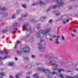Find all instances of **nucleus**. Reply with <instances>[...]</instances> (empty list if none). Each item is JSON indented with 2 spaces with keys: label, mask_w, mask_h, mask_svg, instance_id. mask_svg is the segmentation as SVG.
<instances>
[{
  "label": "nucleus",
  "mask_w": 78,
  "mask_h": 78,
  "mask_svg": "<svg viewBox=\"0 0 78 78\" xmlns=\"http://www.w3.org/2000/svg\"><path fill=\"white\" fill-rule=\"evenodd\" d=\"M50 30H51V28H47V30H44L41 32H37L36 35V37L38 38H42L44 36V35L46 34L45 35V37L47 40H48L50 38H51V36L50 35V34H48V36H49V38H48L47 36V34L49 32Z\"/></svg>",
  "instance_id": "f257e3e1"
},
{
  "label": "nucleus",
  "mask_w": 78,
  "mask_h": 78,
  "mask_svg": "<svg viewBox=\"0 0 78 78\" xmlns=\"http://www.w3.org/2000/svg\"><path fill=\"white\" fill-rule=\"evenodd\" d=\"M37 69L39 70H40V71H42L43 72H44L45 75H54L55 74H56V73L55 71H53L52 72L50 73L49 71V70H46L45 69H42L41 68L38 67Z\"/></svg>",
  "instance_id": "f03ea898"
},
{
  "label": "nucleus",
  "mask_w": 78,
  "mask_h": 78,
  "mask_svg": "<svg viewBox=\"0 0 78 78\" xmlns=\"http://www.w3.org/2000/svg\"><path fill=\"white\" fill-rule=\"evenodd\" d=\"M31 28L30 27L28 26L27 27V29H26V37H30V36L31 35Z\"/></svg>",
  "instance_id": "7ed1b4c3"
},
{
  "label": "nucleus",
  "mask_w": 78,
  "mask_h": 78,
  "mask_svg": "<svg viewBox=\"0 0 78 78\" xmlns=\"http://www.w3.org/2000/svg\"><path fill=\"white\" fill-rule=\"evenodd\" d=\"M51 58L52 59H49V62H52V64H54L53 65V66L55 67H58V65L55 64V61L54 60V59H56V57H51Z\"/></svg>",
  "instance_id": "20e7f679"
},
{
  "label": "nucleus",
  "mask_w": 78,
  "mask_h": 78,
  "mask_svg": "<svg viewBox=\"0 0 78 78\" xmlns=\"http://www.w3.org/2000/svg\"><path fill=\"white\" fill-rule=\"evenodd\" d=\"M53 1L57 2V4H56V6H62L63 5V3L61 0H53Z\"/></svg>",
  "instance_id": "39448f33"
},
{
  "label": "nucleus",
  "mask_w": 78,
  "mask_h": 78,
  "mask_svg": "<svg viewBox=\"0 0 78 78\" xmlns=\"http://www.w3.org/2000/svg\"><path fill=\"white\" fill-rule=\"evenodd\" d=\"M22 51L23 52H24H24L27 53V52H28L30 51V48L28 47H25L22 49Z\"/></svg>",
  "instance_id": "423d86ee"
},
{
  "label": "nucleus",
  "mask_w": 78,
  "mask_h": 78,
  "mask_svg": "<svg viewBox=\"0 0 78 78\" xmlns=\"http://www.w3.org/2000/svg\"><path fill=\"white\" fill-rule=\"evenodd\" d=\"M17 26V23H14V25L13 26V27H12V28H12L11 30V31L12 32L14 31V30L15 28H16V27Z\"/></svg>",
  "instance_id": "0eeeda50"
},
{
  "label": "nucleus",
  "mask_w": 78,
  "mask_h": 78,
  "mask_svg": "<svg viewBox=\"0 0 78 78\" xmlns=\"http://www.w3.org/2000/svg\"><path fill=\"white\" fill-rule=\"evenodd\" d=\"M28 27H30L29 25H28V24L27 23H24L23 25V28H26V29H27V28H28Z\"/></svg>",
  "instance_id": "6e6552de"
},
{
  "label": "nucleus",
  "mask_w": 78,
  "mask_h": 78,
  "mask_svg": "<svg viewBox=\"0 0 78 78\" xmlns=\"http://www.w3.org/2000/svg\"><path fill=\"white\" fill-rule=\"evenodd\" d=\"M56 8V6L55 5H52L51 7L50 8H49L47 10V11L48 12L50 11V9H52V8Z\"/></svg>",
  "instance_id": "1a4fd4ad"
},
{
  "label": "nucleus",
  "mask_w": 78,
  "mask_h": 78,
  "mask_svg": "<svg viewBox=\"0 0 78 78\" xmlns=\"http://www.w3.org/2000/svg\"><path fill=\"white\" fill-rule=\"evenodd\" d=\"M55 70H58V72H61V71H63V72H64V71H65V70L62 69H58V68H56V69H55Z\"/></svg>",
  "instance_id": "9d476101"
},
{
  "label": "nucleus",
  "mask_w": 78,
  "mask_h": 78,
  "mask_svg": "<svg viewBox=\"0 0 78 78\" xmlns=\"http://www.w3.org/2000/svg\"><path fill=\"white\" fill-rule=\"evenodd\" d=\"M0 75H1V76H2L0 77V78H3L2 76H5V73L3 72H2L0 73Z\"/></svg>",
  "instance_id": "9b49d317"
},
{
  "label": "nucleus",
  "mask_w": 78,
  "mask_h": 78,
  "mask_svg": "<svg viewBox=\"0 0 78 78\" xmlns=\"http://www.w3.org/2000/svg\"><path fill=\"white\" fill-rule=\"evenodd\" d=\"M32 66L31 65L29 64L28 65H26V66H25V68H31Z\"/></svg>",
  "instance_id": "f8f14e48"
},
{
  "label": "nucleus",
  "mask_w": 78,
  "mask_h": 78,
  "mask_svg": "<svg viewBox=\"0 0 78 78\" xmlns=\"http://www.w3.org/2000/svg\"><path fill=\"white\" fill-rule=\"evenodd\" d=\"M22 10L20 9H18L16 11V12L17 14H20Z\"/></svg>",
  "instance_id": "ddd939ff"
},
{
  "label": "nucleus",
  "mask_w": 78,
  "mask_h": 78,
  "mask_svg": "<svg viewBox=\"0 0 78 78\" xmlns=\"http://www.w3.org/2000/svg\"><path fill=\"white\" fill-rule=\"evenodd\" d=\"M21 76V73H20L19 74H17L15 75V77L16 78H20V76Z\"/></svg>",
  "instance_id": "4468645a"
},
{
  "label": "nucleus",
  "mask_w": 78,
  "mask_h": 78,
  "mask_svg": "<svg viewBox=\"0 0 78 78\" xmlns=\"http://www.w3.org/2000/svg\"><path fill=\"white\" fill-rule=\"evenodd\" d=\"M40 43H41V44L43 45H44V44H45V42L44 41V40H41L40 41Z\"/></svg>",
  "instance_id": "2eb2a0df"
},
{
  "label": "nucleus",
  "mask_w": 78,
  "mask_h": 78,
  "mask_svg": "<svg viewBox=\"0 0 78 78\" xmlns=\"http://www.w3.org/2000/svg\"><path fill=\"white\" fill-rule=\"evenodd\" d=\"M39 4L41 5H43L44 4V3L41 1V0H39Z\"/></svg>",
  "instance_id": "dca6fc26"
},
{
  "label": "nucleus",
  "mask_w": 78,
  "mask_h": 78,
  "mask_svg": "<svg viewBox=\"0 0 78 78\" xmlns=\"http://www.w3.org/2000/svg\"><path fill=\"white\" fill-rule=\"evenodd\" d=\"M40 27H41V24H37L36 26V27L37 28V30H39V29L40 28Z\"/></svg>",
  "instance_id": "f3484780"
},
{
  "label": "nucleus",
  "mask_w": 78,
  "mask_h": 78,
  "mask_svg": "<svg viewBox=\"0 0 78 78\" xmlns=\"http://www.w3.org/2000/svg\"><path fill=\"white\" fill-rule=\"evenodd\" d=\"M46 18V17H42L40 18V20H41L42 21H43L45 20V19Z\"/></svg>",
  "instance_id": "a211bd4d"
},
{
  "label": "nucleus",
  "mask_w": 78,
  "mask_h": 78,
  "mask_svg": "<svg viewBox=\"0 0 78 78\" xmlns=\"http://www.w3.org/2000/svg\"><path fill=\"white\" fill-rule=\"evenodd\" d=\"M33 76H34L35 78H38V74L37 73H35L33 75Z\"/></svg>",
  "instance_id": "6ab92c4d"
},
{
  "label": "nucleus",
  "mask_w": 78,
  "mask_h": 78,
  "mask_svg": "<svg viewBox=\"0 0 78 78\" xmlns=\"http://www.w3.org/2000/svg\"><path fill=\"white\" fill-rule=\"evenodd\" d=\"M21 16L22 17H27V13H23L21 15Z\"/></svg>",
  "instance_id": "aec40b11"
},
{
  "label": "nucleus",
  "mask_w": 78,
  "mask_h": 78,
  "mask_svg": "<svg viewBox=\"0 0 78 78\" xmlns=\"http://www.w3.org/2000/svg\"><path fill=\"white\" fill-rule=\"evenodd\" d=\"M38 45H39V50H41V49H42V48H43V47H42V46H41V44H38Z\"/></svg>",
  "instance_id": "412c9836"
},
{
  "label": "nucleus",
  "mask_w": 78,
  "mask_h": 78,
  "mask_svg": "<svg viewBox=\"0 0 78 78\" xmlns=\"http://www.w3.org/2000/svg\"><path fill=\"white\" fill-rule=\"evenodd\" d=\"M29 41L30 43H32V42L33 41V38L32 37H31L29 40Z\"/></svg>",
  "instance_id": "4be33fe9"
},
{
  "label": "nucleus",
  "mask_w": 78,
  "mask_h": 78,
  "mask_svg": "<svg viewBox=\"0 0 78 78\" xmlns=\"http://www.w3.org/2000/svg\"><path fill=\"white\" fill-rule=\"evenodd\" d=\"M1 9L2 11H6L7 9V8L5 7H3L1 8Z\"/></svg>",
  "instance_id": "5701e85b"
},
{
  "label": "nucleus",
  "mask_w": 78,
  "mask_h": 78,
  "mask_svg": "<svg viewBox=\"0 0 78 78\" xmlns=\"http://www.w3.org/2000/svg\"><path fill=\"white\" fill-rule=\"evenodd\" d=\"M22 52H23L22 51H17V53L18 55H20V54H21V53H22Z\"/></svg>",
  "instance_id": "b1692460"
},
{
  "label": "nucleus",
  "mask_w": 78,
  "mask_h": 78,
  "mask_svg": "<svg viewBox=\"0 0 78 78\" xmlns=\"http://www.w3.org/2000/svg\"><path fill=\"white\" fill-rule=\"evenodd\" d=\"M55 42L56 44H59V42L58 41V39H56L55 41Z\"/></svg>",
  "instance_id": "393cba45"
},
{
  "label": "nucleus",
  "mask_w": 78,
  "mask_h": 78,
  "mask_svg": "<svg viewBox=\"0 0 78 78\" xmlns=\"http://www.w3.org/2000/svg\"><path fill=\"white\" fill-rule=\"evenodd\" d=\"M3 16L2 17H6L7 15H8V14L7 13H2Z\"/></svg>",
  "instance_id": "a878e982"
},
{
  "label": "nucleus",
  "mask_w": 78,
  "mask_h": 78,
  "mask_svg": "<svg viewBox=\"0 0 78 78\" xmlns=\"http://www.w3.org/2000/svg\"><path fill=\"white\" fill-rule=\"evenodd\" d=\"M2 33H6L7 32V30H5L2 31Z\"/></svg>",
  "instance_id": "bb28decb"
},
{
  "label": "nucleus",
  "mask_w": 78,
  "mask_h": 78,
  "mask_svg": "<svg viewBox=\"0 0 78 78\" xmlns=\"http://www.w3.org/2000/svg\"><path fill=\"white\" fill-rule=\"evenodd\" d=\"M10 57V56L9 55L7 56H5V57L3 58V59H7L8 58H9Z\"/></svg>",
  "instance_id": "cd10ccee"
},
{
  "label": "nucleus",
  "mask_w": 78,
  "mask_h": 78,
  "mask_svg": "<svg viewBox=\"0 0 78 78\" xmlns=\"http://www.w3.org/2000/svg\"><path fill=\"white\" fill-rule=\"evenodd\" d=\"M8 53H9V51H4V53H5L6 55H8Z\"/></svg>",
  "instance_id": "c85d7f7f"
},
{
  "label": "nucleus",
  "mask_w": 78,
  "mask_h": 78,
  "mask_svg": "<svg viewBox=\"0 0 78 78\" xmlns=\"http://www.w3.org/2000/svg\"><path fill=\"white\" fill-rule=\"evenodd\" d=\"M59 77H60V78H64V76H63L62 74H59Z\"/></svg>",
  "instance_id": "c756f323"
},
{
  "label": "nucleus",
  "mask_w": 78,
  "mask_h": 78,
  "mask_svg": "<svg viewBox=\"0 0 78 78\" xmlns=\"http://www.w3.org/2000/svg\"><path fill=\"white\" fill-rule=\"evenodd\" d=\"M22 6L23 8H26L27 7V6L25 4H23L22 5Z\"/></svg>",
  "instance_id": "7c9ffc66"
},
{
  "label": "nucleus",
  "mask_w": 78,
  "mask_h": 78,
  "mask_svg": "<svg viewBox=\"0 0 78 78\" xmlns=\"http://www.w3.org/2000/svg\"><path fill=\"white\" fill-rule=\"evenodd\" d=\"M16 16V15L15 14H14L12 15V19H14L15 18V17Z\"/></svg>",
  "instance_id": "2f4dec72"
},
{
  "label": "nucleus",
  "mask_w": 78,
  "mask_h": 78,
  "mask_svg": "<svg viewBox=\"0 0 78 78\" xmlns=\"http://www.w3.org/2000/svg\"><path fill=\"white\" fill-rule=\"evenodd\" d=\"M37 5V2L33 3L32 5V6H35V5Z\"/></svg>",
  "instance_id": "473e14b6"
},
{
  "label": "nucleus",
  "mask_w": 78,
  "mask_h": 78,
  "mask_svg": "<svg viewBox=\"0 0 78 78\" xmlns=\"http://www.w3.org/2000/svg\"><path fill=\"white\" fill-rule=\"evenodd\" d=\"M61 14V13H55V16H59Z\"/></svg>",
  "instance_id": "72a5a7b5"
},
{
  "label": "nucleus",
  "mask_w": 78,
  "mask_h": 78,
  "mask_svg": "<svg viewBox=\"0 0 78 78\" xmlns=\"http://www.w3.org/2000/svg\"><path fill=\"white\" fill-rule=\"evenodd\" d=\"M14 63L12 62H11L10 63V66H14Z\"/></svg>",
  "instance_id": "f704fd0d"
},
{
  "label": "nucleus",
  "mask_w": 78,
  "mask_h": 78,
  "mask_svg": "<svg viewBox=\"0 0 78 78\" xmlns=\"http://www.w3.org/2000/svg\"><path fill=\"white\" fill-rule=\"evenodd\" d=\"M24 58L25 59H27L28 61H29V60H30V59L29 58H28V57H25Z\"/></svg>",
  "instance_id": "c9c22d12"
},
{
  "label": "nucleus",
  "mask_w": 78,
  "mask_h": 78,
  "mask_svg": "<svg viewBox=\"0 0 78 78\" xmlns=\"http://www.w3.org/2000/svg\"><path fill=\"white\" fill-rule=\"evenodd\" d=\"M65 20L66 22H69V19H66Z\"/></svg>",
  "instance_id": "e433bc0d"
},
{
  "label": "nucleus",
  "mask_w": 78,
  "mask_h": 78,
  "mask_svg": "<svg viewBox=\"0 0 78 78\" xmlns=\"http://www.w3.org/2000/svg\"><path fill=\"white\" fill-rule=\"evenodd\" d=\"M19 22H21V21H22V18H20L19 19Z\"/></svg>",
  "instance_id": "4c0bfd02"
},
{
  "label": "nucleus",
  "mask_w": 78,
  "mask_h": 78,
  "mask_svg": "<svg viewBox=\"0 0 78 78\" xmlns=\"http://www.w3.org/2000/svg\"><path fill=\"white\" fill-rule=\"evenodd\" d=\"M44 28H47L48 27V25H45L44 27Z\"/></svg>",
  "instance_id": "58836bf2"
},
{
  "label": "nucleus",
  "mask_w": 78,
  "mask_h": 78,
  "mask_svg": "<svg viewBox=\"0 0 78 78\" xmlns=\"http://www.w3.org/2000/svg\"><path fill=\"white\" fill-rule=\"evenodd\" d=\"M52 22H53V20H50L49 21V23H52Z\"/></svg>",
  "instance_id": "ea45409f"
},
{
  "label": "nucleus",
  "mask_w": 78,
  "mask_h": 78,
  "mask_svg": "<svg viewBox=\"0 0 78 78\" xmlns=\"http://www.w3.org/2000/svg\"><path fill=\"white\" fill-rule=\"evenodd\" d=\"M62 40H64V36H62Z\"/></svg>",
  "instance_id": "a19ab883"
},
{
  "label": "nucleus",
  "mask_w": 78,
  "mask_h": 78,
  "mask_svg": "<svg viewBox=\"0 0 78 78\" xmlns=\"http://www.w3.org/2000/svg\"><path fill=\"white\" fill-rule=\"evenodd\" d=\"M31 57H32V58H35V56L33 55H32Z\"/></svg>",
  "instance_id": "79ce46f5"
},
{
  "label": "nucleus",
  "mask_w": 78,
  "mask_h": 78,
  "mask_svg": "<svg viewBox=\"0 0 78 78\" xmlns=\"http://www.w3.org/2000/svg\"><path fill=\"white\" fill-rule=\"evenodd\" d=\"M60 28H61V27H58V28H57V30H59L60 29Z\"/></svg>",
  "instance_id": "37998d69"
},
{
  "label": "nucleus",
  "mask_w": 78,
  "mask_h": 78,
  "mask_svg": "<svg viewBox=\"0 0 78 78\" xmlns=\"http://www.w3.org/2000/svg\"><path fill=\"white\" fill-rule=\"evenodd\" d=\"M4 53V51H2V50L0 51V53Z\"/></svg>",
  "instance_id": "c03bdc74"
},
{
  "label": "nucleus",
  "mask_w": 78,
  "mask_h": 78,
  "mask_svg": "<svg viewBox=\"0 0 78 78\" xmlns=\"http://www.w3.org/2000/svg\"><path fill=\"white\" fill-rule=\"evenodd\" d=\"M40 64V63H36V65L37 66H38V65H39Z\"/></svg>",
  "instance_id": "a18cd8bd"
},
{
  "label": "nucleus",
  "mask_w": 78,
  "mask_h": 78,
  "mask_svg": "<svg viewBox=\"0 0 78 78\" xmlns=\"http://www.w3.org/2000/svg\"><path fill=\"white\" fill-rule=\"evenodd\" d=\"M71 35H72V36H73V37H75V36L72 33H71Z\"/></svg>",
  "instance_id": "49530a36"
},
{
  "label": "nucleus",
  "mask_w": 78,
  "mask_h": 78,
  "mask_svg": "<svg viewBox=\"0 0 78 78\" xmlns=\"http://www.w3.org/2000/svg\"><path fill=\"white\" fill-rule=\"evenodd\" d=\"M55 37H56V35H54V36L52 37V38H55Z\"/></svg>",
  "instance_id": "de8ad7c7"
},
{
  "label": "nucleus",
  "mask_w": 78,
  "mask_h": 78,
  "mask_svg": "<svg viewBox=\"0 0 78 78\" xmlns=\"http://www.w3.org/2000/svg\"><path fill=\"white\" fill-rule=\"evenodd\" d=\"M73 8L72 7H69V9H72Z\"/></svg>",
  "instance_id": "09e8293b"
},
{
  "label": "nucleus",
  "mask_w": 78,
  "mask_h": 78,
  "mask_svg": "<svg viewBox=\"0 0 78 78\" xmlns=\"http://www.w3.org/2000/svg\"><path fill=\"white\" fill-rule=\"evenodd\" d=\"M15 60H16V61H17V58L16 57H15Z\"/></svg>",
  "instance_id": "8fccbe9b"
},
{
  "label": "nucleus",
  "mask_w": 78,
  "mask_h": 78,
  "mask_svg": "<svg viewBox=\"0 0 78 78\" xmlns=\"http://www.w3.org/2000/svg\"><path fill=\"white\" fill-rule=\"evenodd\" d=\"M10 78H14V77H13V76H10Z\"/></svg>",
  "instance_id": "3c124183"
},
{
  "label": "nucleus",
  "mask_w": 78,
  "mask_h": 78,
  "mask_svg": "<svg viewBox=\"0 0 78 78\" xmlns=\"http://www.w3.org/2000/svg\"><path fill=\"white\" fill-rule=\"evenodd\" d=\"M28 73L29 75H30V74H31V72H28Z\"/></svg>",
  "instance_id": "603ef678"
},
{
  "label": "nucleus",
  "mask_w": 78,
  "mask_h": 78,
  "mask_svg": "<svg viewBox=\"0 0 78 78\" xmlns=\"http://www.w3.org/2000/svg\"><path fill=\"white\" fill-rule=\"evenodd\" d=\"M76 30H73V32H74V33H76Z\"/></svg>",
  "instance_id": "864d4df0"
},
{
  "label": "nucleus",
  "mask_w": 78,
  "mask_h": 78,
  "mask_svg": "<svg viewBox=\"0 0 78 78\" xmlns=\"http://www.w3.org/2000/svg\"><path fill=\"white\" fill-rule=\"evenodd\" d=\"M59 30H57V34H59Z\"/></svg>",
  "instance_id": "5fc2aeb1"
},
{
  "label": "nucleus",
  "mask_w": 78,
  "mask_h": 78,
  "mask_svg": "<svg viewBox=\"0 0 78 78\" xmlns=\"http://www.w3.org/2000/svg\"><path fill=\"white\" fill-rule=\"evenodd\" d=\"M34 21V20H30V22H33Z\"/></svg>",
  "instance_id": "6e6d98bb"
},
{
  "label": "nucleus",
  "mask_w": 78,
  "mask_h": 78,
  "mask_svg": "<svg viewBox=\"0 0 78 78\" xmlns=\"http://www.w3.org/2000/svg\"><path fill=\"white\" fill-rule=\"evenodd\" d=\"M57 39H59V36H57Z\"/></svg>",
  "instance_id": "4d7b16f0"
},
{
  "label": "nucleus",
  "mask_w": 78,
  "mask_h": 78,
  "mask_svg": "<svg viewBox=\"0 0 78 78\" xmlns=\"http://www.w3.org/2000/svg\"><path fill=\"white\" fill-rule=\"evenodd\" d=\"M63 23H64V24H65V23H66V22H65V21H63Z\"/></svg>",
  "instance_id": "13d9d810"
},
{
  "label": "nucleus",
  "mask_w": 78,
  "mask_h": 78,
  "mask_svg": "<svg viewBox=\"0 0 78 78\" xmlns=\"http://www.w3.org/2000/svg\"><path fill=\"white\" fill-rule=\"evenodd\" d=\"M52 38H51V39H50L49 41H52Z\"/></svg>",
  "instance_id": "bf43d9fd"
},
{
  "label": "nucleus",
  "mask_w": 78,
  "mask_h": 78,
  "mask_svg": "<svg viewBox=\"0 0 78 78\" xmlns=\"http://www.w3.org/2000/svg\"><path fill=\"white\" fill-rule=\"evenodd\" d=\"M75 27H76V28H78V26H75Z\"/></svg>",
  "instance_id": "052dcab7"
},
{
  "label": "nucleus",
  "mask_w": 78,
  "mask_h": 78,
  "mask_svg": "<svg viewBox=\"0 0 78 78\" xmlns=\"http://www.w3.org/2000/svg\"><path fill=\"white\" fill-rule=\"evenodd\" d=\"M75 70H77V71H78V68H76V69H75Z\"/></svg>",
  "instance_id": "680f3d73"
},
{
  "label": "nucleus",
  "mask_w": 78,
  "mask_h": 78,
  "mask_svg": "<svg viewBox=\"0 0 78 78\" xmlns=\"http://www.w3.org/2000/svg\"><path fill=\"white\" fill-rule=\"evenodd\" d=\"M26 78H30V77L29 76H27Z\"/></svg>",
  "instance_id": "e2e57ef3"
},
{
  "label": "nucleus",
  "mask_w": 78,
  "mask_h": 78,
  "mask_svg": "<svg viewBox=\"0 0 78 78\" xmlns=\"http://www.w3.org/2000/svg\"><path fill=\"white\" fill-rule=\"evenodd\" d=\"M19 43H20V41L17 42V44H19Z\"/></svg>",
  "instance_id": "0e129e2a"
},
{
  "label": "nucleus",
  "mask_w": 78,
  "mask_h": 78,
  "mask_svg": "<svg viewBox=\"0 0 78 78\" xmlns=\"http://www.w3.org/2000/svg\"><path fill=\"white\" fill-rule=\"evenodd\" d=\"M17 48V44H16L15 46V48Z\"/></svg>",
  "instance_id": "69168bd1"
},
{
  "label": "nucleus",
  "mask_w": 78,
  "mask_h": 78,
  "mask_svg": "<svg viewBox=\"0 0 78 78\" xmlns=\"http://www.w3.org/2000/svg\"><path fill=\"white\" fill-rule=\"evenodd\" d=\"M2 58V57H0V59H1Z\"/></svg>",
  "instance_id": "338daca9"
},
{
  "label": "nucleus",
  "mask_w": 78,
  "mask_h": 78,
  "mask_svg": "<svg viewBox=\"0 0 78 78\" xmlns=\"http://www.w3.org/2000/svg\"><path fill=\"white\" fill-rule=\"evenodd\" d=\"M48 78H51V77L50 76H48Z\"/></svg>",
  "instance_id": "774afa93"
}]
</instances>
